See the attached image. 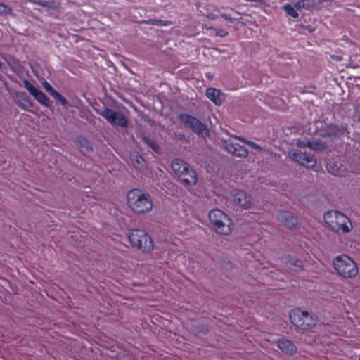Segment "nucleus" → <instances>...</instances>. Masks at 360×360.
<instances>
[{"mask_svg":"<svg viewBox=\"0 0 360 360\" xmlns=\"http://www.w3.org/2000/svg\"><path fill=\"white\" fill-rule=\"evenodd\" d=\"M127 203L131 211L136 214L147 213L153 207V202L150 194L139 188L131 189L127 193Z\"/></svg>","mask_w":360,"mask_h":360,"instance_id":"obj_1","label":"nucleus"},{"mask_svg":"<svg viewBox=\"0 0 360 360\" xmlns=\"http://www.w3.org/2000/svg\"><path fill=\"white\" fill-rule=\"evenodd\" d=\"M323 219L330 228L336 232L347 233L352 229L349 218L338 211L331 210L325 212Z\"/></svg>","mask_w":360,"mask_h":360,"instance_id":"obj_2","label":"nucleus"},{"mask_svg":"<svg viewBox=\"0 0 360 360\" xmlns=\"http://www.w3.org/2000/svg\"><path fill=\"white\" fill-rule=\"evenodd\" d=\"M333 266L337 272L345 278H354L358 274L356 262L345 255L336 257L333 260Z\"/></svg>","mask_w":360,"mask_h":360,"instance_id":"obj_3","label":"nucleus"},{"mask_svg":"<svg viewBox=\"0 0 360 360\" xmlns=\"http://www.w3.org/2000/svg\"><path fill=\"white\" fill-rule=\"evenodd\" d=\"M128 239L132 246L137 248L143 252H149L153 248V241L150 236L141 229H133Z\"/></svg>","mask_w":360,"mask_h":360,"instance_id":"obj_4","label":"nucleus"},{"mask_svg":"<svg viewBox=\"0 0 360 360\" xmlns=\"http://www.w3.org/2000/svg\"><path fill=\"white\" fill-rule=\"evenodd\" d=\"M289 317L291 323L296 327L303 330H309L316 323V318L310 314L308 311H302L296 308L292 309Z\"/></svg>","mask_w":360,"mask_h":360,"instance_id":"obj_5","label":"nucleus"},{"mask_svg":"<svg viewBox=\"0 0 360 360\" xmlns=\"http://www.w3.org/2000/svg\"><path fill=\"white\" fill-rule=\"evenodd\" d=\"M209 219L217 233L224 235L231 233V219L221 210L213 209L209 213Z\"/></svg>","mask_w":360,"mask_h":360,"instance_id":"obj_6","label":"nucleus"},{"mask_svg":"<svg viewBox=\"0 0 360 360\" xmlns=\"http://www.w3.org/2000/svg\"><path fill=\"white\" fill-rule=\"evenodd\" d=\"M173 172L181 177V180L186 184H195L197 182L195 172L189 165L181 159H174L171 163Z\"/></svg>","mask_w":360,"mask_h":360,"instance_id":"obj_7","label":"nucleus"},{"mask_svg":"<svg viewBox=\"0 0 360 360\" xmlns=\"http://www.w3.org/2000/svg\"><path fill=\"white\" fill-rule=\"evenodd\" d=\"M178 119L198 136L206 137L210 135L207 127L196 117L187 113H180L178 115Z\"/></svg>","mask_w":360,"mask_h":360,"instance_id":"obj_8","label":"nucleus"},{"mask_svg":"<svg viewBox=\"0 0 360 360\" xmlns=\"http://www.w3.org/2000/svg\"><path fill=\"white\" fill-rule=\"evenodd\" d=\"M233 139H230L224 141V146L226 150L234 156L246 157L248 154L247 149L238 143L234 142L235 140H240L245 142L244 139L240 136H234Z\"/></svg>","mask_w":360,"mask_h":360,"instance_id":"obj_9","label":"nucleus"},{"mask_svg":"<svg viewBox=\"0 0 360 360\" xmlns=\"http://www.w3.org/2000/svg\"><path fill=\"white\" fill-rule=\"evenodd\" d=\"M101 115L111 124L126 127L128 124L127 118L120 112L105 108Z\"/></svg>","mask_w":360,"mask_h":360,"instance_id":"obj_10","label":"nucleus"},{"mask_svg":"<svg viewBox=\"0 0 360 360\" xmlns=\"http://www.w3.org/2000/svg\"><path fill=\"white\" fill-rule=\"evenodd\" d=\"M290 155L295 162L305 167H313L316 165L314 155L306 152L305 150L302 152L295 150L290 152Z\"/></svg>","mask_w":360,"mask_h":360,"instance_id":"obj_11","label":"nucleus"},{"mask_svg":"<svg viewBox=\"0 0 360 360\" xmlns=\"http://www.w3.org/2000/svg\"><path fill=\"white\" fill-rule=\"evenodd\" d=\"M25 87L30 92V94L40 103L45 106L49 105V99L46 95L38 88L32 85L29 81H24Z\"/></svg>","mask_w":360,"mask_h":360,"instance_id":"obj_12","label":"nucleus"},{"mask_svg":"<svg viewBox=\"0 0 360 360\" xmlns=\"http://www.w3.org/2000/svg\"><path fill=\"white\" fill-rule=\"evenodd\" d=\"M278 219L284 226L290 229H294L297 224V218L288 211L281 212Z\"/></svg>","mask_w":360,"mask_h":360,"instance_id":"obj_13","label":"nucleus"},{"mask_svg":"<svg viewBox=\"0 0 360 360\" xmlns=\"http://www.w3.org/2000/svg\"><path fill=\"white\" fill-rule=\"evenodd\" d=\"M296 145L300 149L308 148L310 150H322L326 148V144L322 141H302L297 139Z\"/></svg>","mask_w":360,"mask_h":360,"instance_id":"obj_14","label":"nucleus"},{"mask_svg":"<svg viewBox=\"0 0 360 360\" xmlns=\"http://www.w3.org/2000/svg\"><path fill=\"white\" fill-rule=\"evenodd\" d=\"M233 200L241 207H248L252 203L250 195H247L243 191L236 190L233 194Z\"/></svg>","mask_w":360,"mask_h":360,"instance_id":"obj_15","label":"nucleus"},{"mask_svg":"<svg viewBox=\"0 0 360 360\" xmlns=\"http://www.w3.org/2000/svg\"><path fill=\"white\" fill-rule=\"evenodd\" d=\"M279 349L285 354L292 355L296 352L297 347L293 342L285 338H281L277 341Z\"/></svg>","mask_w":360,"mask_h":360,"instance_id":"obj_16","label":"nucleus"},{"mask_svg":"<svg viewBox=\"0 0 360 360\" xmlns=\"http://www.w3.org/2000/svg\"><path fill=\"white\" fill-rule=\"evenodd\" d=\"M326 167L328 172L336 176H342L345 169V167L343 168V165L338 162L333 164H331V162H326Z\"/></svg>","mask_w":360,"mask_h":360,"instance_id":"obj_17","label":"nucleus"},{"mask_svg":"<svg viewBox=\"0 0 360 360\" xmlns=\"http://www.w3.org/2000/svg\"><path fill=\"white\" fill-rule=\"evenodd\" d=\"M220 94V91L214 88H208L206 90V96L217 105L221 104Z\"/></svg>","mask_w":360,"mask_h":360,"instance_id":"obj_18","label":"nucleus"},{"mask_svg":"<svg viewBox=\"0 0 360 360\" xmlns=\"http://www.w3.org/2000/svg\"><path fill=\"white\" fill-rule=\"evenodd\" d=\"M77 143L79 151L83 154L89 153L92 149L90 142L83 136L78 137Z\"/></svg>","mask_w":360,"mask_h":360,"instance_id":"obj_19","label":"nucleus"},{"mask_svg":"<svg viewBox=\"0 0 360 360\" xmlns=\"http://www.w3.org/2000/svg\"><path fill=\"white\" fill-rule=\"evenodd\" d=\"M282 9L288 15L293 18H297L299 16L297 10L300 8L295 7V4L293 6L289 4H285L282 7Z\"/></svg>","mask_w":360,"mask_h":360,"instance_id":"obj_20","label":"nucleus"},{"mask_svg":"<svg viewBox=\"0 0 360 360\" xmlns=\"http://www.w3.org/2000/svg\"><path fill=\"white\" fill-rule=\"evenodd\" d=\"M315 0H299L295 3L297 8L309 9L314 5Z\"/></svg>","mask_w":360,"mask_h":360,"instance_id":"obj_21","label":"nucleus"},{"mask_svg":"<svg viewBox=\"0 0 360 360\" xmlns=\"http://www.w3.org/2000/svg\"><path fill=\"white\" fill-rule=\"evenodd\" d=\"M326 344L329 347V349L326 350L327 353L329 352V351H330L333 353L339 354V352H338V346H342L344 344V342H342V340H335V342H332L331 344L326 342Z\"/></svg>","mask_w":360,"mask_h":360,"instance_id":"obj_22","label":"nucleus"},{"mask_svg":"<svg viewBox=\"0 0 360 360\" xmlns=\"http://www.w3.org/2000/svg\"><path fill=\"white\" fill-rule=\"evenodd\" d=\"M146 22L158 26H167L172 24V21L170 20H163L157 19H149L146 21Z\"/></svg>","mask_w":360,"mask_h":360,"instance_id":"obj_23","label":"nucleus"},{"mask_svg":"<svg viewBox=\"0 0 360 360\" xmlns=\"http://www.w3.org/2000/svg\"><path fill=\"white\" fill-rule=\"evenodd\" d=\"M20 101H21L22 105L25 108H30L32 105V103L30 98L25 94H22L20 96Z\"/></svg>","mask_w":360,"mask_h":360,"instance_id":"obj_24","label":"nucleus"},{"mask_svg":"<svg viewBox=\"0 0 360 360\" xmlns=\"http://www.w3.org/2000/svg\"><path fill=\"white\" fill-rule=\"evenodd\" d=\"M12 14V9L10 6L0 3V15Z\"/></svg>","mask_w":360,"mask_h":360,"instance_id":"obj_25","label":"nucleus"},{"mask_svg":"<svg viewBox=\"0 0 360 360\" xmlns=\"http://www.w3.org/2000/svg\"><path fill=\"white\" fill-rule=\"evenodd\" d=\"M146 143L150 146V147L155 152H157L158 150V148H159V146L158 144V143L153 140V139H148V138H145L144 139Z\"/></svg>","mask_w":360,"mask_h":360,"instance_id":"obj_26","label":"nucleus"},{"mask_svg":"<svg viewBox=\"0 0 360 360\" xmlns=\"http://www.w3.org/2000/svg\"><path fill=\"white\" fill-rule=\"evenodd\" d=\"M44 88L52 96H53L56 94L57 91H56L51 85L46 81H44L43 83Z\"/></svg>","mask_w":360,"mask_h":360,"instance_id":"obj_27","label":"nucleus"},{"mask_svg":"<svg viewBox=\"0 0 360 360\" xmlns=\"http://www.w3.org/2000/svg\"><path fill=\"white\" fill-rule=\"evenodd\" d=\"M54 98L58 99L63 105H65L68 103L66 98L60 95L58 91L56 94L53 96Z\"/></svg>","mask_w":360,"mask_h":360,"instance_id":"obj_28","label":"nucleus"},{"mask_svg":"<svg viewBox=\"0 0 360 360\" xmlns=\"http://www.w3.org/2000/svg\"><path fill=\"white\" fill-rule=\"evenodd\" d=\"M328 129L330 131V132H328V133H326L324 134H321L323 136H330L332 135H335V132L336 131V126L333 125V124H330V125H328Z\"/></svg>","mask_w":360,"mask_h":360,"instance_id":"obj_29","label":"nucleus"},{"mask_svg":"<svg viewBox=\"0 0 360 360\" xmlns=\"http://www.w3.org/2000/svg\"><path fill=\"white\" fill-rule=\"evenodd\" d=\"M245 1H249V2H254L258 5H263L265 3L264 0H245Z\"/></svg>","mask_w":360,"mask_h":360,"instance_id":"obj_30","label":"nucleus"},{"mask_svg":"<svg viewBox=\"0 0 360 360\" xmlns=\"http://www.w3.org/2000/svg\"><path fill=\"white\" fill-rule=\"evenodd\" d=\"M247 143H248V144H249L250 146H252L254 148L260 149V147L258 145H257L256 143H254L250 142V141H248Z\"/></svg>","mask_w":360,"mask_h":360,"instance_id":"obj_31","label":"nucleus"},{"mask_svg":"<svg viewBox=\"0 0 360 360\" xmlns=\"http://www.w3.org/2000/svg\"><path fill=\"white\" fill-rule=\"evenodd\" d=\"M295 265L297 266L298 267H301L302 266V262L299 259H296L295 261Z\"/></svg>","mask_w":360,"mask_h":360,"instance_id":"obj_32","label":"nucleus"},{"mask_svg":"<svg viewBox=\"0 0 360 360\" xmlns=\"http://www.w3.org/2000/svg\"><path fill=\"white\" fill-rule=\"evenodd\" d=\"M207 16L210 20H214L216 18V15L212 13L208 14Z\"/></svg>","mask_w":360,"mask_h":360,"instance_id":"obj_33","label":"nucleus"},{"mask_svg":"<svg viewBox=\"0 0 360 360\" xmlns=\"http://www.w3.org/2000/svg\"><path fill=\"white\" fill-rule=\"evenodd\" d=\"M41 6H46V7H50L49 4V1H44L43 3H41L40 4Z\"/></svg>","mask_w":360,"mask_h":360,"instance_id":"obj_34","label":"nucleus"},{"mask_svg":"<svg viewBox=\"0 0 360 360\" xmlns=\"http://www.w3.org/2000/svg\"><path fill=\"white\" fill-rule=\"evenodd\" d=\"M143 158H142V157H141V156L138 157V158H137V159H136V162H137L138 163H141V161H143Z\"/></svg>","mask_w":360,"mask_h":360,"instance_id":"obj_35","label":"nucleus"},{"mask_svg":"<svg viewBox=\"0 0 360 360\" xmlns=\"http://www.w3.org/2000/svg\"><path fill=\"white\" fill-rule=\"evenodd\" d=\"M221 17H222V18H225V19H226V18H227V17H226V15H221Z\"/></svg>","mask_w":360,"mask_h":360,"instance_id":"obj_36","label":"nucleus"}]
</instances>
